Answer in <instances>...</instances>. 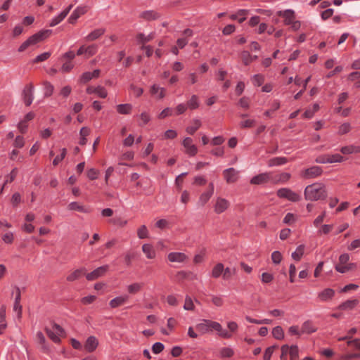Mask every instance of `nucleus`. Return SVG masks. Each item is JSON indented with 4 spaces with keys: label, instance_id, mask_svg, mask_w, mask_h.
<instances>
[{
    "label": "nucleus",
    "instance_id": "obj_15",
    "mask_svg": "<svg viewBox=\"0 0 360 360\" xmlns=\"http://www.w3.org/2000/svg\"><path fill=\"white\" fill-rule=\"evenodd\" d=\"M278 16L284 18V22L285 25H290L295 20L294 11L292 10H285L283 11H278L277 13Z\"/></svg>",
    "mask_w": 360,
    "mask_h": 360
},
{
    "label": "nucleus",
    "instance_id": "obj_18",
    "mask_svg": "<svg viewBox=\"0 0 360 360\" xmlns=\"http://www.w3.org/2000/svg\"><path fill=\"white\" fill-rule=\"evenodd\" d=\"M129 296L127 295L118 296L111 300L109 302V305L111 308H117L124 304L127 302Z\"/></svg>",
    "mask_w": 360,
    "mask_h": 360
},
{
    "label": "nucleus",
    "instance_id": "obj_39",
    "mask_svg": "<svg viewBox=\"0 0 360 360\" xmlns=\"http://www.w3.org/2000/svg\"><path fill=\"white\" fill-rule=\"evenodd\" d=\"M188 108H189L191 110H194L198 108L199 106V102H198V98L195 95H193L191 98V99L188 101Z\"/></svg>",
    "mask_w": 360,
    "mask_h": 360
},
{
    "label": "nucleus",
    "instance_id": "obj_47",
    "mask_svg": "<svg viewBox=\"0 0 360 360\" xmlns=\"http://www.w3.org/2000/svg\"><path fill=\"white\" fill-rule=\"evenodd\" d=\"M358 248H360V238L353 240L347 247L349 251H354Z\"/></svg>",
    "mask_w": 360,
    "mask_h": 360
},
{
    "label": "nucleus",
    "instance_id": "obj_6",
    "mask_svg": "<svg viewBox=\"0 0 360 360\" xmlns=\"http://www.w3.org/2000/svg\"><path fill=\"white\" fill-rule=\"evenodd\" d=\"M51 30H50L41 31V32L32 35L27 40L30 43V46L34 45L37 43L42 41L45 38L48 37L51 34Z\"/></svg>",
    "mask_w": 360,
    "mask_h": 360
},
{
    "label": "nucleus",
    "instance_id": "obj_51",
    "mask_svg": "<svg viewBox=\"0 0 360 360\" xmlns=\"http://www.w3.org/2000/svg\"><path fill=\"white\" fill-rule=\"evenodd\" d=\"M98 47L95 44H92L86 47V55L87 57H90L96 54Z\"/></svg>",
    "mask_w": 360,
    "mask_h": 360
},
{
    "label": "nucleus",
    "instance_id": "obj_38",
    "mask_svg": "<svg viewBox=\"0 0 360 360\" xmlns=\"http://www.w3.org/2000/svg\"><path fill=\"white\" fill-rule=\"evenodd\" d=\"M224 271V265L221 263L217 264L212 271V276L214 278H218L221 274H223Z\"/></svg>",
    "mask_w": 360,
    "mask_h": 360
},
{
    "label": "nucleus",
    "instance_id": "obj_21",
    "mask_svg": "<svg viewBox=\"0 0 360 360\" xmlns=\"http://www.w3.org/2000/svg\"><path fill=\"white\" fill-rule=\"evenodd\" d=\"M142 251L148 259H154L156 256L155 250L150 244H143L142 245Z\"/></svg>",
    "mask_w": 360,
    "mask_h": 360
},
{
    "label": "nucleus",
    "instance_id": "obj_20",
    "mask_svg": "<svg viewBox=\"0 0 360 360\" xmlns=\"http://www.w3.org/2000/svg\"><path fill=\"white\" fill-rule=\"evenodd\" d=\"M150 92L153 96H155L157 98L162 99L165 96L166 90L165 88L154 84L150 87Z\"/></svg>",
    "mask_w": 360,
    "mask_h": 360
},
{
    "label": "nucleus",
    "instance_id": "obj_55",
    "mask_svg": "<svg viewBox=\"0 0 360 360\" xmlns=\"http://www.w3.org/2000/svg\"><path fill=\"white\" fill-rule=\"evenodd\" d=\"M66 153H67V150H66V149H65V148H63V149L61 150V154H60V155H58V156H56V157L54 158V160H53V165L54 166L58 165V163H59L60 162H61V161L64 159V158H65V155H66Z\"/></svg>",
    "mask_w": 360,
    "mask_h": 360
},
{
    "label": "nucleus",
    "instance_id": "obj_23",
    "mask_svg": "<svg viewBox=\"0 0 360 360\" xmlns=\"http://www.w3.org/2000/svg\"><path fill=\"white\" fill-rule=\"evenodd\" d=\"M317 328L310 321H305L301 328L302 333L310 334L316 331Z\"/></svg>",
    "mask_w": 360,
    "mask_h": 360
},
{
    "label": "nucleus",
    "instance_id": "obj_32",
    "mask_svg": "<svg viewBox=\"0 0 360 360\" xmlns=\"http://www.w3.org/2000/svg\"><path fill=\"white\" fill-rule=\"evenodd\" d=\"M193 125L189 126L186 128V131L189 134L193 135L200 127H201V122L198 119H194L192 121Z\"/></svg>",
    "mask_w": 360,
    "mask_h": 360
},
{
    "label": "nucleus",
    "instance_id": "obj_30",
    "mask_svg": "<svg viewBox=\"0 0 360 360\" xmlns=\"http://www.w3.org/2000/svg\"><path fill=\"white\" fill-rule=\"evenodd\" d=\"M90 129L88 128V127H82L81 129H80V131H79V144L82 145V146H84L86 143L87 142V139H86V136H88L90 134Z\"/></svg>",
    "mask_w": 360,
    "mask_h": 360
},
{
    "label": "nucleus",
    "instance_id": "obj_5",
    "mask_svg": "<svg viewBox=\"0 0 360 360\" xmlns=\"http://www.w3.org/2000/svg\"><path fill=\"white\" fill-rule=\"evenodd\" d=\"M239 172L231 167L224 170L223 175L228 184L235 183L238 179Z\"/></svg>",
    "mask_w": 360,
    "mask_h": 360
},
{
    "label": "nucleus",
    "instance_id": "obj_59",
    "mask_svg": "<svg viewBox=\"0 0 360 360\" xmlns=\"http://www.w3.org/2000/svg\"><path fill=\"white\" fill-rule=\"evenodd\" d=\"M207 183V179L203 176H195L193 179V184L202 186Z\"/></svg>",
    "mask_w": 360,
    "mask_h": 360
},
{
    "label": "nucleus",
    "instance_id": "obj_53",
    "mask_svg": "<svg viewBox=\"0 0 360 360\" xmlns=\"http://www.w3.org/2000/svg\"><path fill=\"white\" fill-rule=\"evenodd\" d=\"M220 354L222 357H231L233 355V350L230 347L221 349Z\"/></svg>",
    "mask_w": 360,
    "mask_h": 360
},
{
    "label": "nucleus",
    "instance_id": "obj_7",
    "mask_svg": "<svg viewBox=\"0 0 360 360\" xmlns=\"http://www.w3.org/2000/svg\"><path fill=\"white\" fill-rule=\"evenodd\" d=\"M269 181H271V173L265 172L252 177L250 180V183L252 184L259 185L267 183Z\"/></svg>",
    "mask_w": 360,
    "mask_h": 360
},
{
    "label": "nucleus",
    "instance_id": "obj_44",
    "mask_svg": "<svg viewBox=\"0 0 360 360\" xmlns=\"http://www.w3.org/2000/svg\"><path fill=\"white\" fill-rule=\"evenodd\" d=\"M184 309L185 310H189V311H193L195 309V306L193 302V300H192L191 297L188 295L186 296Z\"/></svg>",
    "mask_w": 360,
    "mask_h": 360
},
{
    "label": "nucleus",
    "instance_id": "obj_2",
    "mask_svg": "<svg viewBox=\"0 0 360 360\" xmlns=\"http://www.w3.org/2000/svg\"><path fill=\"white\" fill-rule=\"evenodd\" d=\"M281 360H287L288 356H289L290 360H298L299 348L297 345H284L281 347Z\"/></svg>",
    "mask_w": 360,
    "mask_h": 360
},
{
    "label": "nucleus",
    "instance_id": "obj_48",
    "mask_svg": "<svg viewBox=\"0 0 360 360\" xmlns=\"http://www.w3.org/2000/svg\"><path fill=\"white\" fill-rule=\"evenodd\" d=\"M150 120V116L146 112H143L139 115V125L141 126L146 124Z\"/></svg>",
    "mask_w": 360,
    "mask_h": 360
},
{
    "label": "nucleus",
    "instance_id": "obj_22",
    "mask_svg": "<svg viewBox=\"0 0 360 360\" xmlns=\"http://www.w3.org/2000/svg\"><path fill=\"white\" fill-rule=\"evenodd\" d=\"M290 179V174L285 172L276 175L275 176L271 175V181L275 184H283L287 182Z\"/></svg>",
    "mask_w": 360,
    "mask_h": 360
},
{
    "label": "nucleus",
    "instance_id": "obj_29",
    "mask_svg": "<svg viewBox=\"0 0 360 360\" xmlns=\"http://www.w3.org/2000/svg\"><path fill=\"white\" fill-rule=\"evenodd\" d=\"M68 207L70 210L78 211L83 213H88L89 212V209L77 202H70Z\"/></svg>",
    "mask_w": 360,
    "mask_h": 360
},
{
    "label": "nucleus",
    "instance_id": "obj_24",
    "mask_svg": "<svg viewBox=\"0 0 360 360\" xmlns=\"http://www.w3.org/2000/svg\"><path fill=\"white\" fill-rule=\"evenodd\" d=\"M359 304V300L356 299L349 300L342 303L338 309L340 310H348L354 309Z\"/></svg>",
    "mask_w": 360,
    "mask_h": 360
},
{
    "label": "nucleus",
    "instance_id": "obj_4",
    "mask_svg": "<svg viewBox=\"0 0 360 360\" xmlns=\"http://www.w3.org/2000/svg\"><path fill=\"white\" fill-rule=\"evenodd\" d=\"M230 206V202L221 197L216 198L215 204L214 205V211L217 214H221L225 212Z\"/></svg>",
    "mask_w": 360,
    "mask_h": 360
},
{
    "label": "nucleus",
    "instance_id": "obj_52",
    "mask_svg": "<svg viewBox=\"0 0 360 360\" xmlns=\"http://www.w3.org/2000/svg\"><path fill=\"white\" fill-rule=\"evenodd\" d=\"M18 174V169L14 168L11 173L6 176L5 184L11 183L16 177Z\"/></svg>",
    "mask_w": 360,
    "mask_h": 360
},
{
    "label": "nucleus",
    "instance_id": "obj_14",
    "mask_svg": "<svg viewBox=\"0 0 360 360\" xmlns=\"http://www.w3.org/2000/svg\"><path fill=\"white\" fill-rule=\"evenodd\" d=\"M72 5H70L67 8H65L63 11H62L58 15L54 17L51 22H50V26L51 27H54L56 25H57L58 24H59L61 21H63L65 17L68 15V14L69 13V12L70 11V10L72 9Z\"/></svg>",
    "mask_w": 360,
    "mask_h": 360
},
{
    "label": "nucleus",
    "instance_id": "obj_56",
    "mask_svg": "<svg viewBox=\"0 0 360 360\" xmlns=\"http://www.w3.org/2000/svg\"><path fill=\"white\" fill-rule=\"evenodd\" d=\"M264 77L262 75H255L252 77V83L255 86H260L264 82Z\"/></svg>",
    "mask_w": 360,
    "mask_h": 360
},
{
    "label": "nucleus",
    "instance_id": "obj_27",
    "mask_svg": "<svg viewBox=\"0 0 360 360\" xmlns=\"http://www.w3.org/2000/svg\"><path fill=\"white\" fill-rule=\"evenodd\" d=\"M248 14V11L245 9L239 10L236 13L232 14L230 18L232 20H237L240 23L243 22L246 19V15Z\"/></svg>",
    "mask_w": 360,
    "mask_h": 360
},
{
    "label": "nucleus",
    "instance_id": "obj_12",
    "mask_svg": "<svg viewBox=\"0 0 360 360\" xmlns=\"http://www.w3.org/2000/svg\"><path fill=\"white\" fill-rule=\"evenodd\" d=\"M108 266L107 265L100 266L96 269L94 270L92 272L89 273L86 275V278L89 281H94L97 279L98 278L104 275V274L107 271Z\"/></svg>",
    "mask_w": 360,
    "mask_h": 360
},
{
    "label": "nucleus",
    "instance_id": "obj_42",
    "mask_svg": "<svg viewBox=\"0 0 360 360\" xmlns=\"http://www.w3.org/2000/svg\"><path fill=\"white\" fill-rule=\"evenodd\" d=\"M137 236L140 239H143L148 237V231L145 225H142L137 230Z\"/></svg>",
    "mask_w": 360,
    "mask_h": 360
},
{
    "label": "nucleus",
    "instance_id": "obj_46",
    "mask_svg": "<svg viewBox=\"0 0 360 360\" xmlns=\"http://www.w3.org/2000/svg\"><path fill=\"white\" fill-rule=\"evenodd\" d=\"M345 158L340 154L328 155V163L342 162Z\"/></svg>",
    "mask_w": 360,
    "mask_h": 360
},
{
    "label": "nucleus",
    "instance_id": "obj_1",
    "mask_svg": "<svg viewBox=\"0 0 360 360\" xmlns=\"http://www.w3.org/2000/svg\"><path fill=\"white\" fill-rule=\"evenodd\" d=\"M304 195L307 200L317 201L325 200L328 193L323 184L316 182L307 186L304 189Z\"/></svg>",
    "mask_w": 360,
    "mask_h": 360
},
{
    "label": "nucleus",
    "instance_id": "obj_49",
    "mask_svg": "<svg viewBox=\"0 0 360 360\" xmlns=\"http://www.w3.org/2000/svg\"><path fill=\"white\" fill-rule=\"evenodd\" d=\"M187 174H188L187 172H184L176 176V178L175 179V184L179 191L181 190L184 179L185 176H186Z\"/></svg>",
    "mask_w": 360,
    "mask_h": 360
},
{
    "label": "nucleus",
    "instance_id": "obj_37",
    "mask_svg": "<svg viewBox=\"0 0 360 360\" xmlns=\"http://www.w3.org/2000/svg\"><path fill=\"white\" fill-rule=\"evenodd\" d=\"M208 320L203 319L201 323L196 325V329L200 332L201 333H206L210 331L208 323Z\"/></svg>",
    "mask_w": 360,
    "mask_h": 360
},
{
    "label": "nucleus",
    "instance_id": "obj_17",
    "mask_svg": "<svg viewBox=\"0 0 360 360\" xmlns=\"http://www.w3.org/2000/svg\"><path fill=\"white\" fill-rule=\"evenodd\" d=\"M167 258L169 261L171 262L181 263L186 261V259H187V256L182 252H170L168 255Z\"/></svg>",
    "mask_w": 360,
    "mask_h": 360
},
{
    "label": "nucleus",
    "instance_id": "obj_63",
    "mask_svg": "<svg viewBox=\"0 0 360 360\" xmlns=\"http://www.w3.org/2000/svg\"><path fill=\"white\" fill-rule=\"evenodd\" d=\"M177 136V133L176 131L172 129L167 130L164 134V139H173L176 138Z\"/></svg>",
    "mask_w": 360,
    "mask_h": 360
},
{
    "label": "nucleus",
    "instance_id": "obj_25",
    "mask_svg": "<svg viewBox=\"0 0 360 360\" xmlns=\"http://www.w3.org/2000/svg\"><path fill=\"white\" fill-rule=\"evenodd\" d=\"M17 294L15 299L13 310L18 312V318L21 317L22 315V306L20 305V290L18 288H16Z\"/></svg>",
    "mask_w": 360,
    "mask_h": 360
},
{
    "label": "nucleus",
    "instance_id": "obj_9",
    "mask_svg": "<svg viewBox=\"0 0 360 360\" xmlns=\"http://www.w3.org/2000/svg\"><path fill=\"white\" fill-rule=\"evenodd\" d=\"M182 144L186 149V153L191 155L194 156L198 153V148L193 143V140L190 137H186L184 139Z\"/></svg>",
    "mask_w": 360,
    "mask_h": 360
},
{
    "label": "nucleus",
    "instance_id": "obj_13",
    "mask_svg": "<svg viewBox=\"0 0 360 360\" xmlns=\"http://www.w3.org/2000/svg\"><path fill=\"white\" fill-rule=\"evenodd\" d=\"M87 12V8L86 6H78L75 11L72 13L70 18H68V22L71 24H75L77 20L82 15L85 14Z\"/></svg>",
    "mask_w": 360,
    "mask_h": 360
},
{
    "label": "nucleus",
    "instance_id": "obj_41",
    "mask_svg": "<svg viewBox=\"0 0 360 360\" xmlns=\"http://www.w3.org/2000/svg\"><path fill=\"white\" fill-rule=\"evenodd\" d=\"M273 336L277 340H281L284 337L283 330L281 326L274 328L272 330Z\"/></svg>",
    "mask_w": 360,
    "mask_h": 360
},
{
    "label": "nucleus",
    "instance_id": "obj_16",
    "mask_svg": "<svg viewBox=\"0 0 360 360\" xmlns=\"http://www.w3.org/2000/svg\"><path fill=\"white\" fill-rule=\"evenodd\" d=\"M98 345V341L94 336H90L87 338L84 344V349L88 352H94Z\"/></svg>",
    "mask_w": 360,
    "mask_h": 360
},
{
    "label": "nucleus",
    "instance_id": "obj_31",
    "mask_svg": "<svg viewBox=\"0 0 360 360\" xmlns=\"http://www.w3.org/2000/svg\"><path fill=\"white\" fill-rule=\"evenodd\" d=\"M132 110V105L129 103L120 104L117 105V111L122 115L130 114Z\"/></svg>",
    "mask_w": 360,
    "mask_h": 360
},
{
    "label": "nucleus",
    "instance_id": "obj_11",
    "mask_svg": "<svg viewBox=\"0 0 360 360\" xmlns=\"http://www.w3.org/2000/svg\"><path fill=\"white\" fill-rule=\"evenodd\" d=\"M214 184L212 182H210L209 184L207 191L202 193L199 198L198 202L199 204H200L201 206L205 205L208 202V200L210 199V198L214 193Z\"/></svg>",
    "mask_w": 360,
    "mask_h": 360
},
{
    "label": "nucleus",
    "instance_id": "obj_54",
    "mask_svg": "<svg viewBox=\"0 0 360 360\" xmlns=\"http://www.w3.org/2000/svg\"><path fill=\"white\" fill-rule=\"evenodd\" d=\"M207 323L210 330H215L218 332L221 330V326L218 322L208 320Z\"/></svg>",
    "mask_w": 360,
    "mask_h": 360
},
{
    "label": "nucleus",
    "instance_id": "obj_62",
    "mask_svg": "<svg viewBox=\"0 0 360 360\" xmlns=\"http://www.w3.org/2000/svg\"><path fill=\"white\" fill-rule=\"evenodd\" d=\"M271 259L274 263L279 264L282 259V255H281V252L278 251H274L271 254Z\"/></svg>",
    "mask_w": 360,
    "mask_h": 360
},
{
    "label": "nucleus",
    "instance_id": "obj_45",
    "mask_svg": "<svg viewBox=\"0 0 360 360\" xmlns=\"http://www.w3.org/2000/svg\"><path fill=\"white\" fill-rule=\"evenodd\" d=\"M43 84L44 86V96L46 97L50 96L53 92V86L50 82L46 81L44 82Z\"/></svg>",
    "mask_w": 360,
    "mask_h": 360
},
{
    "label": "nucleus",
    "instance_id": "obj_58",
    "mask_svg": "<svg viewBox=\"0 0 360 360\" xmlns=\"http://www.w3.org/2000/svg\"><path fill=\"white\" fill-rule=\"evenodd\" d=\"M141 17L146 20H153L156 18V13L151 11H148L142 13Z\"/></svg>",
    "mask_w": 360,
    "mask_h": 360
},
{
    "label": "nucleus",
    "instance_id": "obj_64",
    "mask_svg": "<svg viewBox=\"0 0 360 360\" xmlns=\"http://www.w3.org/2000/svg\"><path fill=\"white\" fill-rule=\"evenodd\" d=\"M167 302L171 306H177L179 301L175 295H169L167 297Z\"/></svg>",
    "mask_w": 360,
    "mask_h": 360
},
{
    "label": "nucleus",
    "instance_id": "obj_36",
    "mask_svg": "<svg viewBox=\"0 0 360 360\" xmlns=\"http://www.w3.org/2000/svg\"><path fill=\"white\" fill-rule=\"evenodd\" d=\"M304 250V246L303 245H299L296 250L292 253V257L293 259L296 261H299L301 259Z\"/></svg>",
    "mask_w": 360,
    "mask_h": 360
},
{
    "label": "nucleus",
    "instance_id": "obj_26",
    "mask_svg": "<svg viewBox=\"0 0 360 360\" xmlns=\"http://www.w3.org/2000/svg\"><path fill=\"white\" fill-rule=\"evenodd\" d=\"M340 151L344 155L360 153V146L354 145L346 146L342 147Z\"/></svg>",
    "mask_w": 360,
    "mask_h": 360
},
{
    "label": "nucleus",
    "instance_id": "obj_57",
    "mask_svg": "<svg viewBox=\"0 0 360 360\" xmlns=\"http://www.w3.org/2000/svg\"><path fill=\"white\" fill-rule=\"evenodd\" d=\"M276 347V346H271L268 347L264 352V360H270L272 354L274 353V351Z\"/></svg>",
    "mask_w": 360,
    "mask_h": 360
},
{
    "label": "nucleus",
    "instance_id": "obj_8",
    "mask_svg": "<svg viewBox=\"0 0 360 360\" xmlns=\"http://www.w3.org/2000/svg\"><path fill=\"white\" fill-rule=\"evenodd\" d=\"M322 173L321 167L314 166L302 172V176L305 179H313L320 176Z\"/></svg>",
    "mask_w": 360,
    "mask_h": 360
},
{
    "label": "nucleus",
    "instance_id": "obj_40",
    "mask_svg": "<svg viewBox=\"0 0 360 360\" xmlns=\"http://www.w3.org/2000/svg\"><path fill=\"white\" fill-rule=\"evenodd\" d=\"M154 37V35L153 33L148 34V36H145L142 33H140L137 35V39L139 41V42L143 44V45L151 41Z\"/></svg>",
    "mask_w": 360,
    "mask_h": 360
},
{
    "label": "nucleus",
    "instance_id": "obj_61",
    "mask_svg": "<svg viewBox=\"0 0 360 360\" xmlns=\"http://www.w3.org/2000/svg\"><path fill=\"white\" fill-rule=\"evenodd\" d=\"M130 90L136 97H139L143 93V89L142 88L138 87L134 84L130 86Z\"/></svg>",
    "mask_w": 360,
    "mask_h": 360
},
{
    "label": "nucleus",
    "instance_id": "obj_33",
    "mask_svg": "<svg viewBox=\"0 0 360 360\" xmlns=\"http://www.w3.org/2000/svg\"><path fill=\"white\" fill-rule=\"evenodd\" d=\"M287 162V159L283 157L274 158L269 160L268 165L269 167L282 165Z\"/></svg>",
    "mask_w": 360,
    "mask_h": 360
},
{
    "label": "nucleus",
    "instance_id": "obj_35",
    "mask_svg": "<svg viewBox=\"0 0 360 360\" xmlns=\"http://www.w3.org/2000/svg\"><path fill=\"white\" fill-rule=\"evenodd\" d=\"M143 287V284L140 283H134L127 287L128 292L134 295L139 292Z\"/></svg>",
    "mask_w": 360,
    "mask_h": 360
},
{
    "label": "nucleus",
    "instance_id": "obj_10",
    "mask_svg": "<svg viewBox=\"0 0 360 360\" xmlns=\"http://www.w3.org/2000/svg\"><path fill=\"white\" fill-rule=\"evenodd\" d=\"M34 86L32 84L27 85L22 92L23 100L26 105H31L34 96H33Z\"/></svg>",
    "mask_w": 360,
    "mask_h": 360
},
{
    "label": "nucleus",
    "instance_id": "obj_43",
    "mask_svg": "<svg viewBox=\"0 0 360 360\" xmlns=\"http://www.w3.org/2000/svg\"><path fill=\"white\" fill-rule=\"evenodd\" d=\"M240 58L243 63L245 65H248L252 63V55H250V53L247 51H243L241 53Z\"/></svg>",
    "mask_w": 360,
    "mask_h": 360
},
{
    "label": "nucleus",
    "instance_id": "obj_19",
    "mask_svg": "<svg viewBox=\"0 0 360 360\" xmlns=\"http://www.w3.org/2000/svg\"><path fill=\"white\" fill-rule=\"evenodd\" d=\"M334 295V290L331 288H326L318 294V297L321 301L326 302L331 300Z\"/></svg>",
    "mask_w": 360,
    "mask_h": 360
},
{
    "label": "nucleus",
    "instance_id": "obj_50",
    "mask_svg": "<svg viewBox=\"0 0 360 360\" xmlns=\"http://www.w3.org/2000/svg\"><path fill=\"white\" fill-rule=\"evenodd\" d=\"M46 332L47 335L49 337L51 340H52L56 343H59L60 341V337L55 333V332L52 329H46Z\"/></svg>",
    "mask_w": 360,
    "mask_h": 360
},
{
    "label": "nucleus",
    "instance_id": "obj_60",
    "mask_svg": "<svg viewBox=\"0 0 360 360\" xmlns=\"http://www.w3.org/2000/svg\"><path fill=\"white\" fill-rule=\"evenodd\" d=\"M11 203L13 207H16L21 202V195L19 193H15L11 198Z\"/></svg>",
    "mask_w": 360,
    "mask_h": 360
},
{
    "label": "nucleus",
    "instance_id": "obj_28",
    "mask_svg": "<svg viewBox=\"0 0 360 360\" xmlns=\"http://www.w3.org/2000/svg\"><path fill=\"white\" fill-rule=\"evenodd\" d=\"M105 32L104 29H96L89 33L86 37L85 40L88 41H94L102 36Z\"/></svg>",
    "mask_w": 360,
    "mask_h": 360
},
{
    "label": "nucleus",
    "instance_id": "obj_34",
    "mask_svg": "<svg viewBox=\"0 0 360 360\" xmlns=\"http://www.w3.org/2000/svg\"><path fill=\"white\" fill-rule=\"evenodd\" d=\"M85 272L84 269H77L67 276L68 281H73L78 279Z\"/></svg>",
    "mask_w": 360,
    "mask_h": 360
},
{
    "label": "nucleus",
    "instance_id": "obj_3",
    "mask_svg": "<svg viewBox=\"0 0 360 360\" xmlns=\"http://www.w3.org/2000/svg\"><path fill=\"white\" fill-rule=\"evenodd\" d=\"M277 195L279 198H286L292 202H297L300 199V196L298 194L287 188H283L278 190Z\"/></svg>",
    "mask_w": 360,
    "mask_h": 360
}]
</instances>
